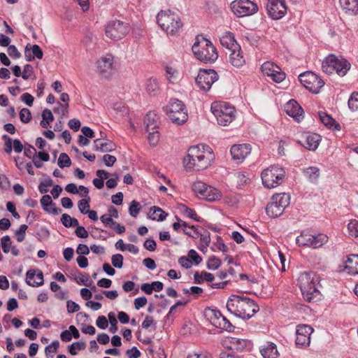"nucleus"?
Returning <instances> with one entry per match:
<instances>
[{"instance_id": "f257e3e1", "label": "nucleus", "mask_w": 358, "mask_h": 358, "mask_svg": "<svg viewBox=\"0 0 358 358\" xmlns=\"http://www.w3.org/2000/svg\"><path fill=\"white\" fill-rule=\"evenodd\" d=\"M215 159L212 148L205 144H199L189 148L184 163L188 171H201L210 166Z\"/></svg>"}, {"instance_id": "f03ea898", "label": "nucleus", "mask_w": 358, "mask_h": 358, "mask_svg": "<svg viewBox=\"0 0 358 358\" xmlns=\"http://www.w3.org/2000/svg\"><path fill=\"white\" fill-rule=\"evenodd\" d=\"M227 308L231 314L244 320L251 318L259 310V306L254 300L236 294L229 297Z\"/></svg>"}, {"instance_id": "7ed1b4c3", "label": "nucleus", "mask_w": 358, "mask_h": 358, "mask_svg": "<svg viewBox=\"0 0 358 358\" xmlns=\"http://www.w3.org/2000/svg\"><path fill=\"white\" fill-rule=\"evenodd\" d=\"M157 22L168 36H178L183 26L180 16L170 10H161L157 15Z\"/></svg>"}, {"instance_id": "20e7f679", "label": "nucleus", "mask_w": 358, "mask_h": 358, "mask_svg": "<svg viewBox=\"0 0 358 358\" xmlns=\"http://www.w3.org/2000/svg\"><path fill=\"white\" fill-rule=\"evenodd\" d=\"M299 288L305 300L309 302L315 301L320 294V277L313 272H305L298 279Z\"/></svg>"}, {"instance_id": "39448f33", "label": "nucleus", "mask_w": 358, "mask_h": 358, "mask_svg": "<svg viewBox=\"0 0 358 358\" xmlns=\"http://www.w3.org/2000/svg\"><path fill=\"white\" fill-rule=\"evenodd\" d=\"M350 63L341 56L334 54L328 55L322 62V71L327 74L336 73L343 77L350 69Z\"/></svg>"}, {"instance_id": "423d86ee", "label": "nucleus", "mask_w": 358, "mask_h": 358, "mask_svg": "<svg viewBox=\"0 0 358 358\" xmlns=\"http://www.w3.org/2000/svg\"><path fill=\"white\" fill-rule=\"evenodd\" d=\"M192 49L195 57L204 63H213L218 57L216 48L211 41L204 38L194 43Z\"/></svg>"}, {"instance_id": "0eeeda50", "label": "nucleus", "mask_w": 358, "mask_h": 358, "mask_svg": "<svg viewBox=\"0 0 358 358\" xmlns=\"http://www.w3.org/2000/svg\"><path fill=\"white\" fill-rule=\"evenodd\" d=\"M210 109L220 126L228 125L235 117V108L227 102H213Z\"/></svg>"}, {"instance_id": "6e6552de", "label": "nucleus", "mask_w": 358, "mask_h": 358, "mask_svg": "<svg viewBox=\"0 0 358 358\" xmlns=\"http://www.w3.org/2000/svg\"><path fill=\"white\" fill-rule=\"evenodd\" d=\"M285 176V171L283 168L271 165L264 169L261 173L262 184L264 187L271 189L281 185Z\"/></svg>"}, {"instance_id": "1a4fd4ad", "label": "nucleus", "mask_w": 358, "mask_h": 358, "mask_svg": "<svg viewBox=\"0 0 358 358\" xmlns=\"http://www.w3.org/2000/svg\"><path fill=\"white\" fill-rule=\"evenodd\" d=\"M164 111L169 118L177 124H182L187 120V108L184 103L178 99H171L169 104L164 107Z\"/></svg>"}, {"instance_id": "9d476101", "label": "nucleus", "mask_w": 358, "mask_h": 358, "mask_svg": "<svg viewBox=\"0 0 358 358\" xmlns=\"http://www.w3.org/2000/svg\"><path fill=\"white\" fill-rule=\"evenodd\" d=\"M290 203V196L286 193L276 194L271 197L266 208V214L271 217L280 216Z\"/></svg>"}, {"instance_id": "9b49d317", "label": "nucleus", "mask_w": 358, "mask_h": 358, "mask_svg": "<svg viewBox=\"0 0 358 358\" xmlns=\"http://www.w3.org/2000/svg\"><path fill=\"white\" fill-rule=\"evenodd\" d=\"M230 6L233 13L238 17L250 16L258 11L257 4L251 0H234Z\"/></svg>"}, {"instance_id": "f8f14e48", "label": "nucleus", "mask_w": 358, "mask_h": 358, "mask_svg": "<svg viewBox=\"0 0 358 358\" xmlns=\"http://www.w3.org/2000/svg\"><path fill=\"white\" fill-rule=\"evenodd\" d=\"M129 31V24L117 20L108 22L105 28L106 36L115 41L123 38Z\"/></svg>"}, {"instance_id": "ddd939ff", "label": "nucleus", "mask_w": 358, "mask_h": 358, "mask_svg": "<svg viewBox=\"0 0 358 358\" xmlns=\"http://www.w3.org/2000/svg\"><path fill=\"white\" fill-rule=\"evenodd\" d=\"M301 84L310 92L318 94L324 85V81L317 74L311 71L301 73L299 76Z\"/></svg>"}, {"instance_id": "4468645a", "label": "nucleus", "mask_w": 358, "mask_h": 358, "mask_svg": "<svg viewBox=\"0 0 358 358\" xmlns=\"http://www.w3.org/2000/svg\"><path fill=\"white\" fill-rule=\"evenodd\" d=\"M218 79L215 71L213 69H201L195 79L197 86L203 91H208L212 85Z\"/></svg>"}, {"instance_id": "2eb2a0df", "label": "nucleus", "mask_w": 358, "mask_h": 358, "mask_svg": "<svg viewBox=\"0 0 358 358\" xmlns=\"http://www.w3.org/2000/svg\"><path fill=\"white\" fill-rule=\"evenodd\" d=\"M314 331L313 328L308 324H299L296 329L295 343L297 347L306 348L310 345V336Z\"/></svg>"}, {"instance_id": "dca6fc26", "label": "nucleus", "mask_w": 358, "mask_h": 358, "mask_svg": "<svg viewBox=\"0 0 358 358\" xmlns=\"http://www.w3.org/2000/svg\"><path fill=\"white\" fill-rule=\"evenodd\" d=\"M264 75L270 77L271 80L277 83H280L285 78V73L282 72L280 68L271 62H264L261 67Z\"/></svg>"}, {"instance_id": "f3484780", "label": "nucleus", "mask_w": 358, "mask_h": 358, "mask_svg": "<svg viewBox=\"0 0 358 358\" xmlns=\"http://www.w3.org/2000/svg\"><path fill=\"white\" fill-rule=\"evenodd\" d=\"M266 9L268 15L273 20L282 18L287 13L284 0H268Z\"/></svg>"}, {"instance_id": "a211bd4d", "label": "nucleus", "mask_w": 358, "mask_h": 358, "mask_svg": "<svg viewBox=\"0 0 358 358\" xmlns=\"http://www.w3.org/2000/svg\"><path fill=\"white\" fill-rule=\"evenodd\" d=\"M114 57L111 54H107L101 57L97 61V71L100 75L106 78H109L114 71Z\"/></svg>"}, {"instance_id": "6ab92c4d", "label": "nucleus", "mask_w": 358, "mask_h": 358, "mask_svg": "<svg viewBox=\"0 0 358 358\" xmlns=\"http://www.w3.org/2000/svg\"><path fill=\"white\" fill-rule=\"evenodd\" d=\"M251 150L250 144H238L232 145L230 152L234 160L242 162L250 154Z\"/></svg>"}, {"instance_id": "aec40b11", "label": "nucleus", "mask_w": 358, "mask_h": 358, "mask_svg": "<svg viewBox=\"0 0 358 358\" xmlns=\"http://www.w3.org/2000/svg\"><path fill=\"white\" fill-rule=\"evenodd\" d=\"M320 136L315 133H307L298 143L309 150H315L320 143Z\"/></svg>"}, {"instance_id": "412c9836", "label": "nucleus", "mask_w": 358, "mask_h": 358, "mask_svg": "<svg viewBox=\"0 0 358 358\" xmlns=\"http://www.w3.org/2000/svg\"><path fill=\"white\" fill-rule=\"evenodd\" d=\"M285 109L287 114L297 122H300L303 118V110L295 100L289 101L286 103Z\"/></svg>"}, {"instance_id": "4be33fe9", "label": "nucleus", "mask_w": 358, "mask_h": 358, "mask_svg": "<svg viewBox=\"0 0 358 358\" xmlns=\"http://www.w3.org/2000/svg\"><path fill=\"white\" fill-rule=\"evenodd\" d=\"M220 41L221 45L229 50H236L235 48L239 49L240 45L237 43L234 34L231 31H226L222 33L220 38Z\"/></svg>"}, {"instance_id": "5701e85b", "label": "nucleus", "mask_w": 358, "mask_h": 358, "mask_svg": "<svg viewBox=\"0 0 358 358\" xmlns=\"http://www.w3.org/2000/svg\"><path fill=\"white\" fill-rule=\"evenodd\" d=\"M344 271L348 274L358 275V255L351 254L344 262Z\"/></svg>"}, {"instance_id": "b1692460", "label": "nucleus", "mask_w": 358, "mask_h": 358, "mask_svg": "<svg viewBox=\"0 0 358 358\" xmlns=\"http://www.w3.org/2000/svg\"><path fill=\"white\" fill-rule=\"evenodd\" d=\"M26 282L31 286L38 287L43 283V274L42 271L29 270L27 272Z\"/></svg>"}, {"instance_id": "393cba45", "label": "nucleus", "mask_w": 358, "mask_h": 358, "mask_svg": "<svg viewBox=\"0 0 358 358\" xmlns=\"http://www.w3.org/2000/svg\"><path fill=\"white\" fill-rule=\"evenodd\" d=\"M261 355L264 358H277L279 352L275 343L267 342L260 348Z\"/></svg>"}, {"instance_id": "a878e982", "label": "nucleus", "mask_w": 358, "mask_h": 358, "mask_svg": "<svg viewBox=\"0 0 358 358\" xmlns=\"http://www.w3.org/2000/svg\"><path fill=\"white\" fill-rule=\"evenodd\" d=\"M43 52L38 45L27 44L24 49V57L27 61H31L35 58L41 59Z\"/></svg>"}, {"instance_id": "bb28decb", "label": "nucleus", "mask_w": 358, "mask_h": 358, "mask_svg": "<svg viewBox=\"0 0 358 358\" xmlns=\"http://www.w3.org/2000/svg\"><path fill=\"white\" fill-rule=\"evenodd\" d=\"M344 12L349 15H358V0H339Z\"/></svg>"}, {"instance_id": "cd10ccee", "label": "nucleus", "mask_w": 358, "mask_h": 358, "mask_svg": "<svg viewBox=\"0 0 358 358\" xmlns=\"http://www.w3.org/2000/svg\"><path fill=\"white\" fill-rule=\"evenodd\" d=\"M236 50H231L229 54V61L231 64L236 67L242 66L245 61L244 57L243 55V52L241 51V47L238 48H235Z\"/></svg>"}, {"instance_id": "c85d7f7f", "label": "nucleus", "mask_w": 358, "mask_h": 358, "mask_svg": "<svg viewBox=\"0 0 358 358\" xmlns=\"http://www.w3.org/2000/svg\"><path fill=\"white\" fill-rule=\"evenodd\" d=\"M94 150L101 152H112L115 150V145L111 141H102L101 139H96L94 141Z\"/></svg>"}, {"instance_id": "c756f323", "label": "nucleus", "mask_w": 358, "mask_h": 358, "mask_svg": "<svg viewBox=\"0 0 358 358\" xmlns=\"http://www.w3.org/2000/svg\"><path fill=\"white\" fill-rule=\"evenodd\" d=\"M303 173L312 183L316 184L320 176V169L316 166H309L303 169Z\"/></svg>"}, {"instance_id": "7c9ffc66", "label": "nucleus", "mask_w": 358, "mask_h": 358, "mask_svg": "<svg viewBox=\"0 0 358 358\" xmlns=\"http://www.w3.org/2000/svg\"><path fill=\"white\" fill-rule=\"evenodd\" d=\"M329 237L324 234H312L310 248L317 249L325 245Z\"/></svg>"}, {"instance_id": "2f4dec72", "label": "nucleus", "mask_w": 358, "mask_h": 358, "mask_svg": "<svg viewBox=\"0 0 358 358\" xmlns=\"http://www.w3.org/2000/svg\"><path fill=\"white\" fill-rule=\"evenodd\" d=\"M222 198L221 192L211 186H208L206 190V193L203 194V199H206L208 201H218Z\"/></svg>"}, {"instance_id": "473e14b6", "label": "nucleus", "mask_w": 358, "mask_h": 358, "mask_svg": "<svg viewBox=\"0 0 358 358\" xmlns=\"http://www.w3.org/2000/svg\"><path fill=\"white\" fill-rule=\"evenodd\" d=\"M312 234L302 231L296 238V245L299 247L310 248Z\"/></svg>"}, {"instance_id": "72a5a7b5", "label": "nucleus", "mask_w": 358, "mask_h": 358, "mask_svg": "<svg viewBox=\"0 0 358 358\" xmlns=\"http://www.w3.org/2000/svg\"><path fill=\"white\" fill-rule=\"evenodd\" d=\"M166 215L167 214L162 208L157 206L152 207L148 213V217L150 219L157 221H163L165 220Z\"/></svg>"}, {"instance_id": "f704fd0d", "label": "nucleus", "mask_w": 358, "mask_h": 358, "mask_svg": "<svg viewBox=\"0 0 358 358\" xmlns=\"http://www.w3.org/2000/svg\"><path fill=\"white\" fill-rule=\"evenodd\" d=\"M229 342L231 344V349L238 352L243 351L248 344L246 340L238 338H231Z\"/></svg>"}, {"instance_id": "c9c22d12", "label": "nucleus", "mask_w": 358, "mask_h": 358, "mask_svg": "<svg viewBox=\"0 0 358 358\" xmlns=\"http://www.w3.org/2000/svg\"><path fill=\"white\" fill-rule=\"evenodd\" d=\"M206 315L210 322L215 327L217 326L219 320L223 316L220 310L214 309H208Z\"/></svg>"}, {"instance_id": "e433bc0d", "label": "nucleus", "mask_w": 358, "mask_h": 358, "mask_svg": "<svg viewBox=\"0 0 358 358\" xmlns=\"http://www.w3.org/2000/svg\"><path fill=\"white\" fill-rule=\"evenodd\" d=\"M208 187V186L201 181H196L192 185V190L200 199H202L203 194L206 193Z\"/></svg>"}, {"instance_id": "4c0bfd02", "label": "nucleus", "mask_w": 358, "mask_h": 358, "mask_svg": "<svg viewBox=\"0 0 358 358\" xmlns=\"http://www.w3.org/2000/svg\"><path fill=\"white\" fill-rule=\"evenodd\" d=\"M62 211V210L60 208L57 207L55 203L52 202L50 196L46 194V212L54 215H59Z\"/></svg>"}, {"instance_id": "58836bf2", "label": "nucleus", "mask_w": 358, "mask_h": 358, "mask_svg": "<svg viewBox=\"0 0 358 358\" xmlns=\"http://www.w3.org/2000/svg\"><path fill=\"white\" fill-rule=\"evenodd\" d=\"M219 322L216 328L231 332L234 330L235 327L230 322V321L224 315L219 320Z\"/></svg>"}, {"instance_id": "ea45409f", "label": "nucleus", "mask_w": 358, "mask_h": 358, "mask_svg": "<svg viewBox=\"0 0 358 358\" xmlns=\"http://www.w3.org/2000/svg\"><path fill=\"white\" fill-rule=\"evenodd\" d=\"M219 322L216 328L231 332L234 330L235 327L230 322V321L224 315L219 320Z\"/></svg>"}, {"instance_id": "a19ab883", "label": "nucleus", "mask_w": 358, "mask_h": 358, "mask_svg": "<svg viewBox=\"0 0 358 358\" xmlns=\"http://www.w3.org/2000/svg\"><path fill=\"white\" fill-rule=\"evenodd\" d=\"M183 232L193 238H197L200 232L194 226H189L185 222H182Z\"/></svg>"}, {"instance_id": "79ce46f5", "label": "nucleus", "mask_w": 358, "mask_h": 358, "mask_svg": "<svg viewBox=\"0 0 358 358\" xmlns=\"http://www.w3.org/2000/svg\"><path fill=\"white\" fill-rule=\"evenodd\" d=\"M319 117L321 122L327 127L332 128L336 127V121L329 115L324 112L319 113Z\"/></svg>"}, {"instance_id": "37998d69", "label": "nucleus", "mask_w": 358, "mask_h": 358, "mask_svg": "<svg viewBox=\"0 0 358 358\" xmlns=\"http://www.w3.org/2000/svg\"><path fill=\"white\" fill-rule=\"evenodd\" d=\"M348 231L350 237L358 239V220H352L348 224Z\"/></svg>"}, {"instance_id": "c03bdc74", "label": "nucleus", "mask_w": 358, "mask_h": 358, "mask_svg": "<svg viewBox=\"0 0 358 358\" xmlns=\"http://www.w3.org/2000/svg\"><path fill=\"white\" fill-rule=\"evenodd\" d=\"M181 211L184 215H185L187 217L194 220L197 222H201L202 219L197 216L196 213L194 210L186 206L185 205H182L180 208Z\"/></svg>"}, {"instance_id": "a18cd8bd", "label": "nucleus", "mask_w": 358, "mask_h": 358, "mask_svg": "<svg viewBox=\"0 0 358 358\" xmlns=\"http://www.w3.org/2000/svg\"><path fill=\"white\" fill-rule=\"evenodd\" d=\"M145 89L149 94L155 95L159 90L157 80L154 78H150L146 83Z\"/></svg>"}, {"instance_id": "49530a36", "label": "nucleus", "mask_w": 358, "mask_h": 358, "mask_svg": "<svg viewBox=\"0 0 358 358\" xmlns=\"http://www.w3.org/2000/svg\"><path fill=\"white\" fill-rule=\"evenodd\" d=\"M85 348L86 343L85 342H74L69 347V352L71 355H76V350H83Z\"/></svg>"}, {"instance_id": "de8ad7c7", "label": "nucleus", "mask_w": 358, "mask_h": 358, "mask_svg": "<svg viewBox=\"0 0 358 358\" xmlns=\"http://www.w3.org/2000/svg\"><path fill=\"white\" fill-rule=\"evenodd\" d=\"M348 107L352 111L358 110V92H353L349 100Z\"/></svg>"}, {"instance_id": "09e8293b", "label": "nucleus", "mask_w": 358, "mask_h": 358, "mask_svg": "<svg viewBox=\"0 0 358 358\" xmlns=\"http://www.w3.org/2000/svg\"><path fill=\"white\" fill-rule=\"evenodd\" d=\"M32 162L36 167H42L43 162H45V151L42 150L38 152V154L32 158Z\"/></svg>"}, {"instance_id": "8fccbe9b", "label": "nucleus", "mask_w": 358, "mask_h": 358, "mask_svg": "<svg viewBox=\"0 0 358 358\" xmlns=\"http://www.w3.org/2000/svg\"><path fill=\"white\" fill-rule=\"evenodd\" d=\"M69 104H62L59 101L56 102V106L52 108L55 113L59 114L61 117L66 115Z\"/></svg>"}, {"instance_id": "3c124183", "label": "nucleus", "mask_w": 358, "mask_h": 358, "mask_svg": "<svg viewBox=\"0 0 358 358\" xmlns=\"http://www.w3.org/2000/svg\"><path fill=\"white\" fill-rule=\"evenodd\" d=\"M71 162L66 153H61L58 159V166L60 168L69 167L71 166Z\"/></svg>"}, {"instance_id": "603ef678", "label": "nucleus", "mask_w": 358, "mask_h": 358, "mask_svg": "<svg viewBox=\"0 0 358 358\" xmlns=\"http://www.w3.org/2000/svg\"><path fill=\"white\" fill-rule=\"evenodd\" d=\"M90 196H87V199H83L78 201V206L81 213L87 214V210H89L90 208Z\"/></svg>"}, {"instance_id": "864d4df0", "label": "nucleus", "mask_w": 358, "mask_h": 358, "mask_svg": "<svg viewBox=\"0 0 358 358\" xmlns=\"http://www.w3.org/2000/svg\"><path fill=\"white\" fill-rule=\"evenodd\" d=\"M220 265L221 260L215 256L210 257L207 262V267L210 270H215L218 268Z\"/></svg>"}, {"instance_id": "5fc2aeb1", "label": "nucleus", "mask_w": 358, "mask_h": 358, "mask_svg": "<svg viewBox=\"0 0 358 358\" xmlns=\"http://www.w3.org/2000/svg\"><path fill=\"white\" fill-rule=\"evenodd\" d=\"M141 208V207L138 201L135 200L132 201L129 208L130 215L136 217L138 214Z\"/></svg>"}, {"instance_id": "6e6d98bb", "label": "nucleus", "mask_w": 358, "mask_h": 358, "mask_svg": "<svg viewBox=\"0 0 358 358\" xmlns=\"http://www.w3.org/2000/svg\"><path fill=\"white\" fill-rule=\"evenodd\" d=\"M1 247L4 253H8L11 248V241L9 236L6 235L1 238Z\"/></svg>"}, {"instance_id": "4d7b16f0", "label": "nucleus", "mask_w": 358, "mask_h": 358, "mask_svg": "<svg viewBox=\"0 0 358 358\" xmlns=\"http://www.w3.org/2000/svg\"><path fill=\"white\" fill-rule=\"evenodd\" d=\"M20 118L23 123H28L31 119L30 110L26 108H22L20 112Z\"/></svg>"}, {"instance_id": "13d9d810", "label": "nucleus", "mask_w": 358, "mask_h": 358, "mask_svg": "<svg viewBox=\"0 0 358 358\" xmlns=\"http://www.w3.org/2000/svg\"><path fill=\"white\" fill-rule=\"evenodd\" d=\"M108 317L110 324L109 330L110 332L115 333L117 330V320L115 316V314L112 312L108 313Z\"/></svg>"}, {"instance_id": "bf43d9fd", "label": "nucleus", "mask_w": 358, "mask_h": 358, "mask_svg": "<svg viewBox=\"0 0 358 358\" xmlns=\"http://www.w3.org/2000/svg\"><path fill=\"white\" fill-rule=\"evenodd\" d=\"M112 264L113 266L120 268L123 266V256L121 254H116L112 256Z\"/></svg>"}, {"instance_id": "052dcab7", "label": "nucleus", "mask_w": 358, "mask_h": 358, "mask_svg": "<svg viewBox=\"0 0 358 358\" xmlns=\"http://www.w3.org/2000/svg\"><path fill=\"white\" fill-rule=\"evenodd\" d=\"M27 225L22 224L19 229L15 232L16 239L18 242L24 241L25 237V231L27 229Z\"/></svg>"}, {"instance_id": "680f3d73", "label": "nucleus", "mask_w": 358, "mask_h": 358, "mask_svg": "<svg viewBox=\"0 0 358 358\" xmlns=\"http://www.w3.org/2000/svg\"><path fill=\"white\" fill-rule=\"evenodd\" d=\"M188 258L192 259L196 265L200 264L202 261V258L200 255L193 249L188 252Z\"/></svg>"}, {"instance_id": "e2e57ef3", "label": "nucleus", "mask_w": 358, "mask_h": 358, "mask_svg": "<svg viewBox=\"0 0 358 358\" xmlns=\"http://www.w3.org/2000/svg\"><path fill=\"white\" fill-rule=\"evenodd\" d=\"M66 308L69 313H73L78 311L80 308V306L76 302L69 300L66 303Z\"/></svg>"}, {"instance_id": "0e129e2a", "label": "nucleus", "mask_w": 358, "mask_h": 358, "mask_svg": "<svg viewBox=\"0 0 358 358\" xmlns=\"http://www.w3.org/2000/svg\"><path fill=\"white\" fill-rule=\"evenodd\" d=\"M102 159L106 166H113L117 160L115 156L108 154L104 155Z\"/></svg>"}, {"instance_id": "69168bd1", "label": "nucleus", "mask_w": 358, "mask_h": 358, "mask_svg": "<svg viewBox=\"0 0 358 358\" xmlns=\"http://www.w3.org/2000/svg\"><path fill=\"white\" fill-rule=\"evenodd\" d=\"M96 326L101 329H105L108 327V322L105 316H99L96 321Z\"/></svg>"}, {"instance_id": "338daca9", "label": "nucleus", "mask_w": 358, "mask_h": 358, "mask_svg": "<svg viewBox=\"0 0 358 358\" xmlns=\"http://www.w3.org/2000/svg\"><path fill=\"white\" fill-rule=\"evenodd\" d=\"M34 99V96L27 92L22 94L21 96V101L29 106H31L33 105Z\"/></svg>"}, {"instance_id": "774afa93", "label": "nucleus", "mask_w": 358, "mask_h": 358, "mask_svg": "<svg viewBox=\"0 0 358 358\" xmlns=\"http://www.w3.org/2000/svg\"><path fill=\"white\" fill-rule=\"evenodd\" d=\"M126 354L129 358H138L141 356V352L136 347L127 350Z\"/></svg>"}]
</instances>
